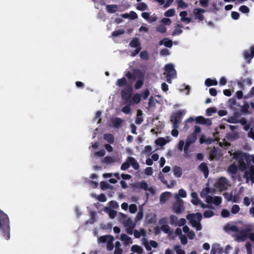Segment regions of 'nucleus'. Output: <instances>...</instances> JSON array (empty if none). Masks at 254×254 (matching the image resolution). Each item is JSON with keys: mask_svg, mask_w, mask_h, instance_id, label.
<instances>
[{"mask_svg": "<svg viewBox=\"0 0 254 254\" xmlns=\"http://www.w3.org/2000/svg\"><path fill=\"white\" fill-rule=\"evenodd\" d=\"M149 91L148 90H145L141 95L136 93L131 95L128 100L127 102L130 105H134L138 104L141 100V96L143 99H146L149 95Z\"/></svg>", "mask_w": 254, "mask_h": 254, "instance_id": "nucleus-4", "label": "nucleus"}, {"mask_svg": "<svg viewBox=\"0 0 254 254\" xmlns=\"http://www.w3.org/2000/svg\"><path fill=\"white\" fill-rule=\"evenodd\" d=\"M217 81L216 79H211L210 78H207L205 81V84L207 86H210L211 85H217Z\"/></svg>", "mask_w": 254, "mask_h": 254, "instance_id": "nucleus-40", "label": "nucleus"}, {"mask_svg": "<svg viewBox=\"0 0 254 254\" xmlns=\"http://www.w3.org/2000/svg\"><path fill=\"white\" fill-rule=\"evenodd\" d=\"M92 196L93 197H95L97 198L99 201L102 202H105L107 200V198L106 197V196L103 194H101L100 195L98 196H96V195H94V194H92Z\"/></svg>", "mask_w": 254, "mask_h": 254, "instance_id": "nucleus-49", "label": "nucleus"}, {"mask_svg": "<svg viewBox=\"0 0 254 254\" xmlns=\"http://www.w3.org/2000/svg\"><path fill=\"white\" fill-rule=\"evenodd\" d=\"M0 232L5 235L6 239L9 238V220L7 215L0 210Z\"/></svg>", "mask_w": 254, "mask_h": 254, "instance_id": "nucleus-3", "label": "nucleus"}, {"mask_svg": "<svg viewBox=\"0 0 254 254\" xmlns=\"http://www.w3.org/2000/svg\"><path fill=\"white\" fill-rule=\"evenodd\" d=\"M171 193L170 192H165L162 193L160 196V201L162 203L167 201L171 196Z\"/></svg>", "mask_w": 254, "mask_h": 254, "instance_id": "nucleus-29", "label": "nucleus"}, {"mask_svg": "<svg viewBox=\"0 0 254 254\" xmlns=\"http://www.w3.org/2000/svg\"><path fill=\"white\" fill-rule=\"evenodd\" d=\"M146 221L149 224L154 223L156 221V215L153 213L148 214L146 217Z\"/></svg>", "mask_w": 254, "mask_h": 254, "instance_id": "nucleus-31", "label": "nucleus"}, {"mask_svg": "<svg viewBox=\"0 0 254 254\" xmlns=\"http://www.w3.org/2000/svg\"><path fill=\"white\" fill-rule=\"evenodd\" d=\"M240 208L239 205L237 204H235L232 206L231 208V212L233 214H236L239 212L240 211Z\"/></svg>", "mask_w": 254, "mask_h": 254, "instance_id": "nucleus-55", "label": "nucleus"}, {"mask_svg": "<svg viewBox=\"0 0 254 254\" xmlns=\"http://www.w3.org/2000/svg\"><path fill=\"white\" fill-rule=\"evenodd\" d=\"M239 10L244 13H248L249 12V8L246 5L241 6L239 8Z\"/></svg>", "mask_w": 254, "mask_h": 254, "instance_id": "nucleus-63", "label": "nucleus"}, {"mask_svg": "<svg viewBox=\"0 0 254 254\" xmlns=\"http://www.w3.org/2000/svg\"><path fill=\"white\" fill-rule=\"evenodd\" d=\"M186 113L185 110L178 111L174 113L171 118V122L175 127H179V124L181 122V118Z\"/></svg>", "mask_w": 254, "mask_h": 254, "instance_id": "nucleus-7", "label": "nucleus"}, {"mask_svg": "<svg viewBox=\"0 0 254 254\" xmlns=\"http://www.w3.org/2000/svg\"><path fill=\"white\" fill-rule=\"evenodd\" d=\"M170 137L167 136L165 138H159L155 141V143L160 146L164 145L166 143L170 141Z\"/></svg>", "mask_w": 254, "mask_h": 254, "instance_id": "nucleus-28", "label": "nucleus"}, {"mask_svg": "<svg viewBox=\"0 0 254 254\" xmlns=\"http://www.w3.org/2000/svg\"><path fill=\"white\" fill-rule=\"evenodd\" d=\"M244 178L246 179V183L251 182L253 184L254 183V166H251L246 171Z\"/></svg>", "mask_w": 254, "mask_h": 254, "instance_id": "nucleus-10", "label": "nucleus"}, {"mask_svg": "<svg viewBox=\"0 0 254 254\" xmlns=\"http://www.w3.org/2000/svg\"><path fill=\"white\" fill-rule=\"evenodd\" d=\"M132 91V89L131 86H127L124 90H123L121 94L122 98L127 101V102L130 98Z\"/></svg>", "mask_w": 254, "mask_h": 254, "instance_id": "nucleus-13", "label": "nucleus"}, {"mask_svg": "<svg viewBox=\"0 0 254 254\" xmlns=\"http://www.w3.org/2000/svg\"><path fill=\"white\" fill-rule=\"evenodd\" d=\"M120 240L124 243L125 246H128L132 243V241L130 237L126 234H122Z\"/></svg>", "mask_w": 254, "mask_h": 254, "instance_id": "nucleus-23", "label": "nucleus"}, {"mask_svg": "<svg viewBox=\"0 0 254 254\" xmlns=\"http://www.w3.org/2000/svg\"><path fill=\"white\" fill-rule=\"evenodd\" d=\"M200 170H201L205 178H207L208 175V169L207 166L205 163H202L199 166Z\"/></svg>", "mask_w": 254, "mask_h": 254, "instance_id": "nucleus-37", "label": "nucleus"}, {"mask_svg": "<svg viewBox=\"0 0 254 254\" xmlns=\"http://www.w3.org/2000/svg\"><path fill=\"white\" fill-rule=\"evenodd\" d=\"M110 122L112 126L118 128L121 126V124L123 122V120L121 119L116 118L112 119Z\"/></svg>", "mask_w": 254, "mask_h": 254, "instance_id": "nucleus-27", "label": "nucleus"}, {"mask_svg": "<svg viewBox=\"0 0 254 254\" xmlns=\"http://www.w3.org/2000/svg\"><path fill=\"white\" fill-rule=\"evenodd\" d=\"M195 121L197 124L211 126L212 125V122L210 119L205 118L202 116H198L195 118Z\"/></svg>", "mask_w": 254, "mask_h": 254, "instance_id": "nucleus-16", "label": "nucleus"}, {"mask_svg": "<svg viewBox=\"0 0 254 254\" xmlns=\"http://www.w3.org/2000/svg\"><path fill=\"white\" fill-rule=\"evenodd\" d=\"M187 195L186 191L183 189H181L177 193L174 194V197L176 200H181L180 198H185L187 197Z\"/></svg>", "mask_w": 254, "mask_h": 254, "instance_id": "nucleus-21", "label": "nucleus"}, {"mask_svg": "<svg viewBox=\"0 0 254 254\" xmlns=\"http://www.w3.org/2000/svg\"><path fill=\"white\" fill-rule=\"evenodd\" d=\"M104 161L107 164H112L116 162V160L113 157L107 156L104 158Z\"/></svg>", "mask_w": 254, "mask_h": 254, "instance_id": "nucleus-45", "label": "nucleus"}, {"mask_svg": "<svg viewBox=\"0 0 254 254\" xmlns=\"http://www.w3.org/2000/svg\"><path fill=\"white\" fill-rule=\"evenodd\" d=\"M136 8L139 10H144L147 8V5L144 2H141L137 5Z\"/></svg>", "mask_w": 254, "mask_h": 254, "instance_id": "nucleus-54", "label": "nucleus"}, {"mask_svg": "<svg viewBox=\"0 0 254 254\" xmlns=\"http://www.w3.org/2000/svg\"><path fill=\"white\" fill-rule=\"evenodd\" d=\"M127 160L129 164H130L135 170L139 169V165L135 158L129 157L127 158Z\"/></svg>", "mask_w": 254, "mask_h": 254, "instance_id": "nucleus-26", "label": "nucleus"}, {"mask_svg": "<svg viewBox=\"0 0 254 254\" xmlns=\"http://www.w3.org/2000/svg\"><path fill=\"white\" fill-rule=\"evenodd\" d=\"M196 139V135L195 134H190L187 138L186 141V144L185 146V151H187L190 146V145L195 142Z\"/></svg>", "mask_w": 254, "mask_h": 254, "instance_id": "nucleus-18", "label": "nucleus"}, {"mask_svg": "<svg viewBox=\"0 0 254 254\" xmlns=\"http://www.w3.org/2000/svg\"><path fill=\"white\" fill-rule=\"evenodd\" d=\"M244 58L249 61L254 56V48H251L250 51H246L244 53Z\"/></svg>", "mask_w": 254, "mask_h": 254, "instance_id": "nucleus-25", "label": "nucleus"}, {"mask_svg": "<svg viewBox=\"0 0 254 254\" xmlns=\"http://www.w3.org/2000/svg\"><path fill=\"white\" fill-rule=\"evenodd\" d=\"M230 155L232 158L238 161V166L240 170L243 171L246 169V164L244 162V160L248 162L252 161L249 158L250 156H254V155H250L244 153L241 151H235L233 153L229 151Z\"/></svg>", "mask_w": 254, "mask_h": 254, "instance_id": "nucleus-1", "label": "nucleus"}, {"mask_svg": "<svg viewBox=\"0 0 254 254\" xmlns=\"http://www.w3.org/2000/svg\"><path fill=\"white\" fill-rule=\"evenodd\" d=\"M215 187L220 191L224 190L229 186L228 180L224 177L220 178L215 184Z\"/></svg>", "mask_w": 254, "mask_h": 254, "instance_id": "nucleus-8", "label": "nucleus"}, {"mask_svg": "<svg viewBox=\"0 0 254 254\" xmlns=\"http://www.w3.org/2000/svg\"><path fill=\"white\" fill-rule=\"evenodd\" d=\"M186 218L189 221L191 226L196 231H200L202 229L200 222L202 216L200 213H190L186 216Z\"/></svg>", "mask_w": 254, "mask_h": 254, "instance_id": "nucleus-2", "label": "nucleus"}, {"mask_svg": "<svg viewBox=\"0 0 254 254\" xmlns=\"http://www.w3.org/2000/svg\"><path fill=\"white\" fill-rule=\"evenodd\" d=\"M224 229L225 231L227 232H236L238 231V229H237V227L234 225H231V224L226 225L224 227Z\"/></svg>", "mask_w": 254, "mask_h": 254, "instance_id": "nucleus-35", "label": "nucleus"}, {"mask_svg": "<svg viewBox=\"0 0 254 254\" xmlns=\"http://www.w3.org/2000/svg\"><path fill=\"white\" fill-rule=\"evenodd\" d=\"M127 83L126 79L125 78L119 79L117 80V84L119 87H122L125 85Z\"/></svg>", "mask_w": 254, "mask_h": 254, "instance_id": "nucleus-53", "label": "nucleus"}, {"mask_svg": "<svg viewBox=\"0 0 254 254\" xmlns=\"http://www.w3.org/2000/svg\"><path fill=\"white\" fill-rule=\"evenodd\" d=\"M124 226L126 227L127 232L131 234L132 233V230L135 226L132 220L130 218L127 219L125 221Z\"/></svg>", "mask_w": 254, "mask_h": 254, "instance_id": "nucleus-17", "label": "nucleus"}, {"mask_svg": "<svg viewBox=\"0 0 254 254\" xmlns=\"http://www.w3.org/2000/svg\"><path fill=\"white\" fill-rule=\"evenodd\" d=\"M181 20L186 23H189L191 21V18L188 17V13L186 11H183L180 13Z\"/></svg>", "mask_w": 254, "mask_h": 254, "instance_id": "nucleus-22", "label": "nucleus"}, {"mask_svg": "<svg viewBox=\"0 0 254 254\" xmlns=\"http://www.w3.org/2000/svg\"><path fill=\"white\" fill-rule=\"evenodd\" d=\"M156 30L159 32H160V33H165L166 32V30H166V28L165 27V26L164 25H163V24H162L158 25L156 27Z\"/></svg>", "mask_w": 254, "mask_h": 254, "instance_id": "nucleus-50", "label": "nucleus"}, {"mask_svg": "<svg viewBox=\"0 0 254 254\" xmlns=\"http://www.w3.org/2000/svg\"><path fill=\"white\" fill-rule=\"evenodd\" d=\"M139 187L146 191V194L155 193V189L153 187L148 186V184L144 182H141L139 183Z\"/></svg>", "mask_w": 254, "mask_h": 254, "instance_id": "nucleus-14", "label": "nucleus"}, {"mask_svg": "<svg viewBox=\"0 0 254 254\" xmlns=\"http://www.w3.org/2000/svg\"><path fill=\"white\" fill-rule=\"evenodd\" d=\"M129 211L131 213H135L137 210V206L134 204H131L128 206Z\"/></svg>", "mask_w": 254, "mask_h": 254, "instance_id": "nucleus-57", "label": "nucleus"}, {"mask_svg": "<svg viewBox=\"0 0 254 254\" xmlns=\"http://www.w3.org/2000/svg\"><path fill=\"white\" fill-rule=\"evenodd\" d=\"M169 218L171 224L176 226L178 221V217L174 215H171Z\"/></svg>", "mask_w": 254, "mask_h": 254, "instance_id": "nucleus-46", "label": "nucleus"}, {"mask_svg": "<svg viewBox=\"0 0 254 254\" xmlns=\"http://www.w3.org/2000/svg\"><path fill=\"white\" fill-rule=\"evenodd\" d=\"M104 139H106L108 142L110 143H113L114 141V138L112 134H105Z\"/></svg>", "mask_w": 254, "mask_h": 254, "instance_id": "nucleus-58", "label": "nucleus"}, {"mask_svg": "<svg viewBox=\"0 0 254 254\" xmlns=\"http://www.w3.org/2000/svg\"><path fill=\"white\" fill-rule=\"evenodd\" d=\"M145 235L146 231L143 229H140L139 230H135L134 231V236L136 238H139L141 236L144 237Z\"/></svg>", "mask_w": 254, "mask_h": 254, "instance_id": "nucleus-33", "label": "nucleus"}, {"mask_svg": "<svg viewBox=\"0 0 254 254\" xmlns=\"http://www.w3.org/2000/svg\"><path fill=\"white\" fill-rule=\"evenodd\" d=\"M210 189L208 187H206L204 189H203L200 193V195L202 198H204L205 197H207V194L210 193Z\"/></svg>", "mask_w": 254, "mask_h": 254, "instance_id": "nucleus-42", "label": "nucleus"}, {"mask_svg": "<svg viewBox=\"0 0 254 254\" xmlns=\"http://www.w3.org/2000/svg\"><path fill=\"white\" fill-rule=\"evenodd\" d=\"M114 237L111 235H106L99 237L98 239V243H106V248L109 251H111L114 248Z\"/></svg>", "mask_w": 254, "mask_h": 254, "instance_id": "nucleus-6", "label": "nucleus"}, {"mask_svg": "<svg viewBox=\"0 0 254 254\" xmlns=\"http://www.w3.org/2000/svg\"><path fill=\"white\" fill-rule=\"evenodd\" d=\"M131 47L135 48L137 47L139 45V42L137 38L133 39L129 44Z\"/></svg>", "mask_w": 254, "mask_h": 254, "instance_id": "nucleus-51", "label": "nucleus"}, {"mask_svg": "<svg viewBox=\"0 0 254 254\" xmlns=\"http://www.w3.org/2000/svg\"><path fill=\"white\" fill-rule=\"evenodd\" d=\"M124 32L125 31L123 29H119L113 32L112 35L113 36L116 37L123 34Z\"/></svg>", "mask_w": 254, "mask_h": 254, "instance_id": "nucleus-64", "label": "nucleus"}, {"mask_svg": "<svg viewBox=\"0 0 254 254\" xmlns=\"http://www.w3.org/2000/svg\"><path fill=\"white\" fill-rule=\"evenodd\" d=\"M143 244L145 246L147 251H150L152 248H157L158 246V244L157 242L154 241H150L149 242H147L146 240H143Z\"/></svg>", "mask_w": 254, "mask_h": 254, "instance_id": "nucleus-19", "label": "nucleus"}, {"mask_svg": "<svg viewBox=\"0 0 254 254\" xmlns=\"http://www.w3.org/2000/svg\"><path fill=\"white\" fill-rule=\"evenodd\" d=\"M131 251L137 254H141L143 252V249L140 246L134 245L131 247Z\"/></svg>", "mask_w": 254, "mask_h": 254, "instance_id": "nucleus-32", "label": "nucleus"}, {"mask_svg": "<svg viewBox=\"0 0 254 254\" xmlns=\"http://www.w3.org/2000/svg\"><path fill=\"white\" fill-rule=\"evenodd\" d=\"M173 173L176 177H181L182 174V169L180 167L175 166L173 169Z\"/></svg>", "mask_w": 254, "mask_h": 254, "instance_id": "nucleus-38", "label": "nucleus"}, {"mask_svg": "<svg viewBox=\"0 0 254 254\" xmlns=\"http://www.w3.org/2000/svg\"><path fill=\"white\" fill-rule=\"evenodd\" d=\"M176 254H185V252L183 250L180 246L176 245L174 247Z\"/></svg>", "mask_w": 254, "mask_h": 254, "instance_id": "nucleus-47", "label": "nucleus"}, {"mask_svg": "<svg viewBox=\"0 0 254 254\" xmlns=\"http://www.w3.org/2000/svg\"><path fill=\"white\" fill-rule=\"evenodd\" d=\"M205 12V10L201 8H195L193 13L195 15L196 18L198 19L199 20L201 21L203 19V16L202 14Z\"/></svg>", "mask_w": 254, "mask_h": 254, "instance_id": "nucleus-20", "label": "nucleus"}, {"mask_svg": "<svg viewBox=\"0 0 254 254\" xmlns=\"http://www.w3.org/2000/svg\"><path fill=\"white\" fill-rule=\"evenodd\" d=\"M238 167L234 164L231 165L228 168L227 171L231 174H235L237 172Z\"/></svg>", "mask_w": 254, "mask_h": 254, "instance_id": "nucleus-41", "label": "nucleus"}, {"mask_svg": "<svg viewBox=\"0 0 254 254\" xmlns=\"http://www.w3.org/2000/svg\"><path fill=\"white\" fill-rule=\"evenodd\" d=\"M164 74L166 75L167 81L169 83H171V79L176 77L177 73L174 68V65L172 64H168L164 67Z\"/></svg>", "mask_w": 254, "mask_h": 254, "instance_id": "nucleus-5", "label": "nucleus"}, {"mask_svg": "<svg viewBox=\"0 0 254 254\" xmlns=\"http://www.w3.org/2000/svg\"><path fill=\"white\" fill-rule=\"evenodd\" d=\"M227 199L228 201H232L233 202H238L240 200V196L238 194L233 195L232 193H231Z\"/></svg>", "mask_w": 254, "mask_h": 254, "instance_id": "nucleus-39", "label": "nucleus"}, {"mask_svg": "<svg viewBox=\"0 0 254 254\" xmlns=\"http://www.w3.org/2000/svg\"><path fill=\"white\" fill-rule=\"evenodd\" d=\"M160 45H164L165 46L171 48L172 46V42L168 38H164L163 40L159 42Z\"/></svg>", "mask_w": 254, "mask_h": 254, "instance_id": "nucleus-36", "label": "nucleus"}, {"mask_svg": "<svg viewBox=\"0 0 254 254\" xmlns=\"http://www.w3.org/2000/svg\"><path fill=\"white\" fill-rule=\"evenodd\" d=\"M171 20L167 17L163 18L161 20L162 24L169 26L171 24Z\"/></svg>", "mask_w": 254, "mask_h": 254, "instance_id": "nucleus-56", "label": "nucleus"}, {"mask_svg": "<svg viewBox=\"0 0 254 254\" xmlns=\"http://www.w3.org/2000/svg\"><path fill=\"white\" fill-rule=\"evenodd\" d=\"M182 26H181L180 25H179L174 30L172 35L175 36V35H178L182 33L183 30L181 29V27Z\"/></svg>", "mask_w": 254, "mask_h": 254, "instance_id": "nucleus-48", "label": "nucleus"}, {"mask_svg": "<svg viewBox=\"0 0 254 254\" xmlns=\"http://www.w3.org/2000/svg\"><path fill=\"white\" fill-rule=\"evenodd\" d=\"M190 196L191 197V203L194 205H200V206L205 209L207 207L206 204H204L198 197V195L195 192H191L190 193Z\"/></svg>", "mask_w": 254, "mask_h": 254, "instance_id": "nucleus-9", "label": "nucleus"}, {"mask_svg": "<svg viewBox=\"0 0 254 254\" xmlns=\"http://www.w3.org/2000/svg\"><path fill=\"white\" fill-rule=\"evenodd\" d=\"M177 5L179 7L181 8H186L188 7V5L183 0H177Z\"/></svg>", "mask_w": 254, "mask_h": 254, "instance_id": "nucleus-44", "label": "nucleus"}, {"mask_svg": "<svg viewBox=\"0 0 254 254\" xmlns=\"http://www.w3.org/2000/svg\"><path fill=\"white\" fill-rule=\"evenodd\" d=\"M205 201L208 204H213L215 206H218L222 203V198L219 196H207Z\"/></svg>", "mask_w": 254, "mask_h": 254, "instance_id": "nucleus-12", "label": "nucleus"}, {"mask_svg": "<svg viewBox=\"0 0 254 254\" xmlns=\"http://www.w3.org/2000/svg\"><path fill=\"white\" fill-rule=\"evenodd\" d=\"M144 174L147 176H151L153 174V169L151 167H147L144 170Z\"/></svg>", "mask_w": 254, "mask_h": 254, "instance_id": "nucleus-61", "label": "nucleus"}, {"mask_svg": "<svg viewBox=\"0 0 254 254\" xmlns=\"http://www.w3.org/2000/svg\"><path fill=\"white\" fill-rule=\"evenodd\" d=\"M176 11L174 8H171L165 12L164 15L165 17H172L175 15Z\"/></svg>", "mask_w": 254, "mask_h": 254, "instance_id": "nucleus-43", "label": "nucleus"}, {"mask_svg": "<svg viewBox=\"0 0 254 254\" xmlns=\"http://www.w3.org/2000/svg\"><path fill=\"white\" fill-rule=\"evenodd\" d=\"M172 209L176 213H182L185 211L184 201L182 200H177L172 205Z\"/></svg>", "mask_w": 254, "mask_h": 254, "instance_id": "nucleus-11", "label": "nucleus"}, {"mask_svg": "<svg viewBox=\"0 0 254 254\" xmlns=\"http://www.w3.org/2000/svg\"><path fill=\"white\" fill-rule=\"evenodd\" d=\"M213 215L214 212L210 210H206L203 214V216L205 218H209L213 216Z\"/></svg>", "mask_w": 254, "mask_h": 254, "instance_id": "nucleus-59", "label": "nucleus"}, {"mask_svg": "<svg viewBox=\"0 0 254 254\" xmlns=\"http://www.w3.org/2000/svg\"><path fill=\"white\" fill-rule=\"evenodd\" d=\"M129 167V164L127 160V159L126 162L123 163L121 165V169L122 170L125 171L127 170Z\"/></svg>", "mask_w": 254, "mask_h": 254, "instance_id": "nucleus-60", "label": "nucleus"}, {"mask_svg": "<svg viewBox=\"0 0 254 254\" xmlns=\"http://www.w3.org/2000/svg\"><path fill=\"white\" fill-rule=\"evenodd\" d=\"M159 225L161 226V229L166 233H170L171 232L170 227L167 224V218H163L159 221Z\"/></svg>", "mask_w": 254, "mask_h": 254, "instance_id": "nucleus-15", "label": "nucleus"}, {"mask_svg": "<svg viewBox=\"0 0 254 254\" xmlns=\"http://www.w3.org/2000/svg\"><path fill=\"white\" fill-rule=\"evenodd\" d=\"M210 254H222V248L219 244H214L211 248Z\"/></svg>", "mask_w": 254, "mask_h": 254, "instance_id": "nucleus-24", "label": "nucleus"}, {"mask_svg": "<svg viewBox=\"0 0 254 254\" xmlns=\"http://www.w3.org/2000/svg\"><path fill=\"white\" fill-rule=\"evenodd\" d=\"M119 6L116 4H110L106 5V9L109 13H114L119 10Z\"/></svg>", "mask_w": 254, "mask_h": 254, "instance_id": "nucleus-30", "label": "nucleus"}, {"mask_svg": "<svg viewBox=\"0 0 254 254\" xmlns=\"http://www.w3.org/2000/svg\"><path fill=\"white\" fill-rule=\"evenodd\" d=\"M186 223V220L185 218H182L179 220H178L176 226H182L185 225Z\"/></svg>", "mask_w": 254, "mask_h": 254, "instance_id": "nucleus-62", "label": "nucleus"}, {"mask_svg": "<svg viewBox=\"0 0 254 254\" xmlns=\"http://www.w3.org/2000/svg\"><path fill=\"white\" fill-rule=\"evenodd\" d=\"M217 110L215 108L212 107L208 108L206 111V114L208 116H211L213 113H216Z\"/></svg>", "mask_w": 254, "mask_h": 254, "instance_id": "nucleus-52", "label": "nucleus"}, {"mask_svg": "<svg viewBox=\"0 0 254 254\" xmlns=\"http://www.w3.org/2000/svg\"><path fill=\"white\" fill-rule=\"evenodd\" d=\"M104 211L108 214L110 217L112 219L114 218L117 214V212L115 210H112L108 207H105Z\"/></svg>", "mask_w": 254, "mask_h": 254, "instance_id": "nucleus-34", "label": "nucleus"}]
</instances>
